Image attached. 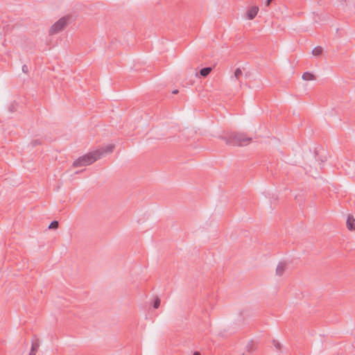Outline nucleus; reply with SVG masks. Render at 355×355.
I'll use <instances>...</instances> for the list:
<instances>
[{"mask_svg":"<svg viewBox=\"0 0 355 355\" xmlns=\"http://www.w3.org/2000/svg\"><path fill=\"white\" fill-rule=\"evenodd\" d=\"M114 148V144H108L107 146H102L94 151L89 152L87 154L78 157L73 162V166L80 167L92 164L96 160L104 157L105 155L112 153Z\"/></svg>","mask_w":355,"mask_h":355,"instance_id":"f257e3e1","label":"nucleus"},{"mask_svg":"<svg viewBox=\"0 0 355 355\" xmlns=\"http://www.w3.org/2000/svg\"><path fill=\"white\" fill-rule=\"evenodd\" d=\"M227 145L243 146L250 143L252 138L248 137L245 133L242 132H230L227 133L223 137Z\"/></svg>","mask_w":355,"mask_h":355,"instance_id":"f03ea898","label":"nucleus"},{"mask_svg":"<svg viewBox=\"0 0 355 355\" xmlns=\"http://www.w3.org/2000/svg\"><path fill=\"white\" fill-rule=\"evenodd\" d=\"M71 16L67 15L61 17L58 19L49 29V34L54 35L62 31L64 28L67 26L69 20L70 19Z\"/></svg>","mask_w":355,"mask_h":355,"instance_id":"7ed1b4c3","label":"nucleus"},{"mask_svg":"<svg viewBox=\"0 0 355 355\" xmlns=\"http://www.w3.org/2000/svg\"><path fill=\"white\" fill-rule=\"evenodd\" d=\"M355 219L354 218V217L352 216H348L347 218V221H346V223H347V227L348 228L349 230L350 231H355Z\"/></svg>","mask_w":355,"mask_h":355,"instance_id":"20e7f679","label":"nucleus"},{"mask_svg":"<svg viewBox=\"0 0 355 355\" xmlns=\"http://www.w3.org/2000/svg\"><path fill=\"white\" fill-rule=\"evenodd\" d=\"M259 8L257 6L252 7L247 12V16L249 19H252L255 17L258 12Z\"/></svg>","mask_w":355,"mask_h":355,"instance_id":"39448f33","label":"nucleus"},{"mask_svg":"<svg viewBox=\"0 0 355 355\" xmlns=\"http://www.w3.org/2000/svg\"><path fill=\"white\" fill-rule=\"evenodd\" d=\"M286 269V264L284 263H279L276 268V275L278 276H282Z\"/></svg>","mask_w":355,"mask_h":355,"instance_id":"423d86ee","label":"nucleus"},{"mask_svg":"<svg viewBox=\"0 0 355 355\" xmlns=\"http://www.w3.org/2000/svg\"><path fill=\"white\" fill-rule=\"evenodd\" d=\"M39 346L40 345H39L38 340H37L35 342H33L32 343L31 349L29 353V355H35V353L37 351Z\"/></svg>","mask_w":355,"mask_h":355,"instance_id":"0eeeda50","label":"nucleus"},{"mask_svg":"<svg viewBox=\"0 0 355 355\" xmlns=\"http://www.w3.org/2000/svg\"><path fill=\"white\" fill-rule=\"evenodd\" d=\"M302 78L304 80H313L315 79V76L310 72H304Z\"/></svg>","mask_w":355,"mask_h":355,"instance_id":"6e6552de","label":"nucleus"},{"mask_svg":"<svg viewBox=\"0 0 355 355\" xmlns=\"http://www.w3.org/2000/svg\"><path fill=\"white\" fill-rule=\"evenodd\" d=\"M211 70H212V68L210 67L202 68L200 71V74L202 77H207L209 74V73L211 71Z\"/></svg>","mask_w":355,"mask_h":355,"instance_id":"1a4fd4ad","label":"nucleus"},{"mask_svg":"<svg viewBox=\"0 0 355 355\" xmlns=\"http://www.w3.org/2000/svg\"><path fill=\"white\" fill-rule=\"evenodd\" d=\"M315 160L318 162H320V164L322 162H324L326 159L322 158V156L320 155V150L316 148L315 150Z\"/></svg>","mask_w":355,"mask_h":355,"instance_id":"9d476101","label":"nucleus"},{"mask_svg":"<svg viewBox=\"0 0 355 355\" xmlns=\"http://www.w3.org/2000/svg\"><path fill=\"white\" fill-rule=\"evenodd\" d=\"M322 51L323 49L318 46L313 49L312 54L315 56H320L322 53Z\"/></svg>","mask_w":355,"mask_h":355,"instance_id":"9b49d317","label":"nucleus"},{"mask_svg":"<svg viewBox=\"0 0 355 355\" xmlns=\"http://www.w3.org/2000/svg\"><path fill=\"white\" fill-rule=\"evenodd\" d=\"M160 302H161L160 299L159 298V297L156 296L153 301V308L158 309L160 306Z\"/></svg>","mask_w":355,"mask_h":355,"instance_id":"f8f14e48","label":"nucleus"},{"mask_svg":"<svg viewBox=\"0 0 355 355\" xmlns=\"http://www.w3.org/2000/svg\"><path fill=\"white\" fill-rule=\"evenodd\" d=\"M243 75V71L240 68H237L234 71V78L239 80L240 77Z\"/></svg>","mask_w":355,"mask_h":355,"instance_id":"ddd939ff","label":"nucleus"},{"mask_svg":"<svg viewBox=\"0 0 355 355\" xmlns=\"http://www.w3.org/2000/svg\"><path fill=\"white\" fill-rule=\"evenodd\" d=\"M59 226V223L58 221L57 220H53L52 221L50 225H49V229H51V230H55Z\"/></svg>","mask_w":355,"mask_h":355,"instance_id":"4468645a","label":"nucleus"},{"mask_svg":"<svg viewBox=\"0 0 355 355\" xmlns=\"http://www.w3.org/2000/svg\"><path fill=\"white\" fill-rule=\"evenodd\" d=\"M246 348L248 352H252L254 350V343L253 342H249L246 345Z\"/></svg>","mask_w":355,"mask_h":355,"instance_id":"2eb2a0df","label":"nucleus"},{"mask_svg":"<svg viewBox=\"0 0 355 355\" xmlns=\"http://www.w3.org/2000/svg\"><path fill=\"white\" fill-rule=\"evenodd\" d=\"M40 144H41V141L40 139H35V140L32 141V142H31V145L33 146V147H35Z\"/></svg>","mask_w":355,"mask_h":355,"instance_id":"dca6fc26","label":"nucleus"},{"mask_svg":"<svg viewBox=\"0 0 355 355\" xmlns=\"http://www.w3.org/2000/svg\"><path fill=\"white\" fill-rule=\"evenodd\" d=\"M273 344H274V346L275 347L276 349H281V345H280V343L278 341L273 340Z\"/></svg>","mask_w":355,"mask_h":355,"instance_id":"f3484780","label":"nucleus"},{"mask_svg":"<svg viewBox=\"0 0 355 355\" xmlns=\"http://www.w3.org/2000/svg\"><path fill=\"white\" fill-rule=\"evenodd\" d=\"M22 71H23L24 73H28V66H27V65L24 64V65L22 66Z\"/></svg>","mask_w":355,"mask_h":355,"instance_id":"a211bd4d","label":"nucleus"},{"mask_svg":"<svg viewBox=\"0 0 355 355\" xmlns=\"http://www.w3.org/2000/svg\"><path fill=\"white\" fill-rule=\"evenodd\" d=\"M272 0H267V1H266V5L267 6H268L270 4V3L272 2Z\"/></svg>","mask_w":355,"mask_h":355,"instance_id":"6ab92c4d","label":"nucleus"},{"mask_svg":"<svg viewBox=\"0 0 355 355\" xmlns=\"http://www.w3.org/2000/svg\"><path fill=\"white\" fill-rule=\"evenodd\" d=\"M178 92H179V91H178V89L173 90V91L172 92V93H173V94H178Z\"/></svg>","mask_w":355,"mask_h":355,"instance_id":"aec40b11","label":"nucleus"},{"mask_svg":"<svg viewBox=\"0 0 355 355\" xmlns=\"http://www.w3.org/2000/svg\"><path fill=\"white\" fill-rule=\"evenodd\" d=\"M193 355H201V354L198 352H195Z\"/></svg>","mask_w":355,"mask_h":355,"instance_id":"412c9836","label":"nucleus"}]
</instances>
